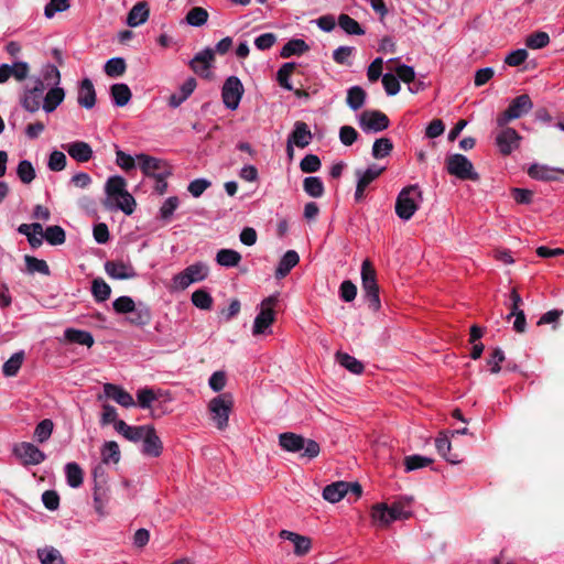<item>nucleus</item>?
<instances>
[{"label":"nucleus","instance_id":"obj_1","mask_svg":"<svg viewBox=\"0 0 564 564\" xmlns=\"http://www.w3.org/2000/svg\"><path fill=\"white\" fill-rule=\"evenodd\" d=\"M279 445L286 452L299 453L303 451L301 457L313 459L319 455V444L302 435L284 432L279 435Z\"/></svg>","mask_w":564,"mask_h":564},{"label":"nucleus","instance_id":"obj_2","mask_svg":"<svg viewBox=\"0 0 564 564\" xmlns=\"http://www.w3.org/2000/svg\"><path fill=\"white\" fill-rule=\"evenodd\" d=\"M376 276V270L372 263L370 260L366 259L361 265V286L365 300L367 301L369 308L372 311H378L381 306L379 285Z\"/></svg>","mask_w":564,"mask_h":564},{"label":"nucleus","instance_id":"obj_3","mask_svg":"<svg viewBox=\"0 0 564 564\" xmlns=\"http://www.w3.org/2000/svg\"><path fill=\"white\" fill-rule=\"evenodd\" d=\"M417 199H422V192L417 185L404 187L395 200V214L403 220H409L417 210Z\"/></svg>","mask_w":564,"mask_h":564},{"label":"nucleus","instance_id":"obj_4","mask_svg":"<svg viewBox=\"0 0 564 564\" xmlns=\"http://www.w3.org/2000/svg\"><path fill=\"white\" fill-rule=\"evenodd\" d=\"M445 167L449 175L456 176L463 181H479L480 176L475 171L471 161L463 154H451L445 160Z\"/></svg>","mask_w":564,"mask_h":564},{"label":"nucleus","instance_id":"obj_5","mask_svg":"<svg viewBox=\"0 0 564 564\" xmlns=\"http://www.w3.org/2000/svg\"><path fill=\"white\" fill-rule=\"evenodd\" d=\"M232 406L234 400L230 393L219 394L209 401L208 410L218 430H224L228 426L229 413Z\"/></svg>","mask_w":564,"mask_h":564},{"label":"nucleus","instance_id":"obj_6","mask_svg":"<svg viewBox=\"0 0 564 564\" xmlns=\"http://www.w3.org/2000/svg\"><path fill=\"white\" fill-rule=\"evenodd\" d=\"M533 108V102L529 95L523 94L513 98L508 108L497 117V124L503 128L510 121L519 119Z\"/></svg>","mask_w":564,"mask_h":564},{"label":"nucleus","instance_id":"obj_7","mask_svg":"<svg viewBox=\"0 0 564 564\" xmlns=\"http://www.w3.org/2000/svg\"><path fill=\"white\" fill-rule=\"evenodd\" d=\"M137 160L142 173L148 177L162 180L167 178L172 174L171 165L162 159L141 153L137 155Z\"/></svg>","mask_w":564,"mask_h":564},{"label":"nucleus","instance_id":"obj_8","mask_svg":"<svg viewBox=\"0 0 564 564\" xmlns=\"http://www.w3.org/2000/svg\"><path fill=\"white\" fill-rule=\"evenodd\" d=\"M278 303V295H270L264 299L261 303V310L254 318L252 334L254 336L261 335L269 328L274 322L273 306Z\"/></svg>","mask_w":564,"mask_h":564},{"label":"nucleus","instance_id":"obj_9","mask_svg":"<svg viewBox=\"0 0 564 564\" xmlns=\"http://www.w3.org/2000/svg\"><path fill=\"white\" fill-rule=\"evenodd\" d=\"M208 275V267L202 262L188 265L184 271L176 274L173 279L176 288L185 290L192 283L200 282Z\"/></svg>","mask_w":564,"mask_h":564},{"label":"nucleus","instance_id":"obj_10","mask_svg":"<svg viewBox=\"0 0 564 564\" xmlns=\"http://www.w3.org/2000/svg\"><path fill=\"white\" fill-rule=\"evenodd\" d=\"M388 116L380 110H365L359 116V126L365 132H380L389 128Z\"/></svg>","mask_w":564,"mask_h":564},{"label":"nucleus","instance_id":"obj_11","mask_svg":"<svg viewBox=\"0 0 564 564\" xmlns=\"http://www.w3.org/2000/svg\"><path fill=\"white\" fill-rule=\"evenodd\" d=\"M243 95V86L240 79L236 76L228 77L221 89V98L224 105L230 109L235 110L238 108L241 97Z\"/></svg>","mask_w":564,"mask_h":564},{"label":"nucleus","instance_id":"obj_12","mask_svg":"<svg viewBox=\"0 0 564 564\" xmlns=\"http://www.w3.org/2000/svg\"><path fill=\"white\" fill-rule=\"evenodd\" d=\"M13 454L21 460L24 466L39 465L45 460L46 456L34 444L29 442H21L14 445Z\"/></svg>","mask_w":564,"mask_h":564},{"label":"nucleus","instance_id":"obj_13","mask_svg":"<svg viewBox=\"0 0 564 564\" xmlns=\"http://www.w3.org/2000/svg\"><path fill=\"white\" fill-rule=\"evenodd\" d=\"M521 139L516 129L505 126L496 135V144L502 155H509L519 148Z\"/></svg>","mask_w":564,"mask_h":564},{"label":"nucleus","instance_id":"obj_14","mask_svg":"<svg viewBox=\"0 0 564 564\" xmlns=\"http://www.w3.org/2000/svg\"><path fill=\"white\" fill-rule=\"evenodd\" d=\"M215 59L214 50L207 47L202 52L197 53L189 62L191 69L198 76L208 78L209 68Z\"/></svg>","mask_w":564,"mask_h":564},{"label":"nucleus","instance_id":"obj_15","mask_svg":"<svg viewBox=\"0 0 564 564\" xmlns=\"http://www.w3.org/2000/svg\"><path fill=\"white\" fill-rule=\"evenodd\" d=\"M384 167L377 169L375 166L368 167L366 171L356 170L358 182L355 192L356 202H360L365 197V191L369 184H371L377 177H379Z\"/></svg>","mask_w":564,"mask_h":564},{"label":"nucleus","instance_id":"obj_16","mask_svg":"<svg viewBox=\"0 0 564 564\" xmlns=\"http://www.w3.org/2000/svg\"><path fill=\"white\" fill-rule=\"evenodd\" d=\"M371 517L373 522L379 525L387 527L391 522L404 519L401 513L395 509L389 507L387 503H377L372 507Z\"/></svg>","mask_w":564,"mask_h":564},{"label":"nucleus","instance_id":"obj_17","mask_svg":"<svg viewBox=\"0 0 564 564\" xmlns=\"http://www.w3.org/2000/svg\"><path fill=\"white\" fill-rule=\"evenodd\" d=\"M142 453L145 456L159 457L163 451V444L156 434L154 426L150 425L142 437Z\"/></svg>","mask_w":564,"mask_h":564},{"label":"nucleus","instance_id":"obj_18","mask_svg":"<svg viewBox=\"0 0 564 564\" xmlns=\"http://www.w3.org/2000/svg\"><path fill=\"white\" fill-rule=\"evenodd\" d=\"M105 271L110 278L118 280H127L137 276L133 267L122 261H107L105 263Z\"/></svg>","mask_w":564,"mask_h":564},{"label":"nucleus","instance_id":"obj_19","mask_svg":"<svg viewBox=\"0 0 564 564\" xmlns=\"http://www.w3.org/2000/svg\"><path fill=\"white\" fill-rule=\"evenodd\" d=\"M280 538L289 540L294 544V554L297 556L306 555L312 549V540L308 536L282 530L280 532Z\"/></svg>","mask_w":564,"mask_h":564},{"label":"nucleus","instance_id":"obj_20","mask_svg":"<svg viewBox=\"0 0 564 564\" xmlns=\"http://www.w3.org/2000/svg\"><path fill=\"white\" fill-rule=\"evenodd\" d=\"M62 148L76 160L77 162L85 163L93 158V149L85 141H74L67 144H63Z\"/></svg>","mask_w":564,"mask_h":564},{"label":"nucleus","instance_id":"obj_21","mask_svg":"<svg viewBox=\"0 0 564 564\" xmlns=\"http://www.w3.org/2000/svg\"><path fill=\"white\" fill-rule=\"evenodd\" d=\"M104 392L107 398L115 400L121 406L130 408L135 405L132 395L119 386L113 383H105Z\"/></svg>","mask_w":564,"mask_h":564},{"label":"nucleus","instance_id":"obj_22","mask_svg":"<svg viewBox=\"0 0 564 564\" xmlns=\"http://www.w3.org/2000/svg\"><path fill=\"white\" fill-rule=\"evenodd\" d=\"M77 102L80 107L91 109L96 105V90L89 78H84L78 88Z\"/></svg>","mask_w":564,"mask_h":564},{"label":"nucleus","instance_id":"obj_23","mask_svg":"<svg viewBox=\"0 0 564 564\" xmlns=\"http://www.w3.org/2000/svg\"><path fill=\"white\" fill-rule=\"evenodd\" d=\"M312 138L313 134L308 126L304 121H296L288 140H290V143H294L297 148L303 149L310 144Z\"/></svg>","mask_w":564,"mask_h":564},{"label":"nucleus","instance_id":"obj_24","mask_svg":"<svg viewBox=\"0 0 564 564\" xmlns=\"http://www.w3.org/2000/svg\"><path fill=\"white\" fill-rule=\"evenodd\" d=\"M150 15V8L148 2L141 1L135 3L128 13L127 24L131 28H137L145 23Z\"/></svg>","mask_w":564,"mask_h":564},{"label":"nucleus","instance_id":"obj_25","mask_svg":"<svg viewBox=\"0 0 564 564\" xmlns=\"http://www.w3.org/2000/svg\"><path fill=\"white\" fill-rule=\"evenodd\" d=\"M300 257L293 249H289L279 261L274 276L280 280L285 278L290 271L299 263Z\"/></svg>","mask_w":564,"mask_h":564},{"label":"nucleus","instance_id":"obj_26","mask_svg":"<svg viewBox=\"0 0 564 564\" xmlns=\"http://www.w3.org/2000/svg\"><path fill=\"white\" fill-rule=\"evenodd\" d=\"M197 86L194 77L187 78L180 88L178 93L172 94L169 98V106L177 108L181 106L195 90Z\"/></svg>","mask_w":564,"mask_h":564},{"label":"nucleus","instance_id":"obj_27","mask_svg":"<svg viewBox=\"0 0 564 564\" xmlns=\"http://www.w3.org/2000/svg\"><path fill=\"white\" fill-rule=\"evenodd\" d=\"M558 173H564V171L536 163L532 164L528 170L529 176L539 181H555Z\"/></svg>","mask_w":564,"mask_h":564},{"label":"nucleus","instance_id":"obj_28","mask_svg":"<svg viewBox=\"0 0 564 564\" xmlns=\"http://www.w3.org/2000/svg\"><path fill=\"white\" fill-rule=\"evenodd\" d=\"M347 481H336L323 489V498L332 503L340 501L347 496Z\"/></svg>","mask_w":564,"mask_h":564},{"label":"nucleus","instance_id":"obj_29","mask_svg":"<svg viewBox=\"0 0 564 564\" xmlns=\"http://www.w3.org/2000/svg\"><path fill=\"white\" fill-rule=\"evenodd\" d=\"M65 91L58 86L52 87L43 99V109L46 112L54 111L64 100Z\"/></svg>","mask_w":564,"mask_h":564},{"label":"nucleus","instance_id":"obj_30","mask_svg":"<svg viewBox=\"0 0 564 564\" xmlns=\"http://www.w3.org/2000/svg\"><path fill=\"white\" fill-rule=\"evenodd\" d=\"M65 339L69 343L79 344L90 348L95 340L93 335L87 330L67 328L64 333Z\"/></svg>","mask_w":564,"mask_h":564},{"label":"nucleus","instance_id":"obj_31","mask_svg":"<svg viewBox=\"0 0 564 564\" xmlns=\"http://www.w3.org/2000/svg\"><path fill=\"white\" fill-rule=\"evenodd\" d=\"M366 98L367 93L362 87L352 86L347 90L346 102L351 110L357 111L365 105Z\"/></svg>","mask_w":564,"mask_h":564},{"label":"nucleus","instance_id":"obj_32","mask_svg":"<svg viewBox=\"0 0 564 564\" xmlns=\"http://www.w3.org/2000/svg\"><path fill=\"white\" fill-rule=\"evenodd\" d=\"M110 96L116 106L123 107L130 101L132 94L127 84L120 83L110 87Z\"/></svg>","mask_w":564,"mask_h":564},{"label":"nucleus","instance_id":"obj_33","mask_svg":"<svg viewBox=\"0 0 564 564\" xmlns=\"http://www.w3.org/2000/svg\"><path fill=\"white\" fill-rule=\"evenodd\" d=\"M310 50V46L306 44L304 40L301 39H292L284 44L281 50V57L289 58L293 55H302Z\"/></svg>","mask_w":564,"mask_h":564},{"label":"nucleus","instance_id":"obj_34","mask_svg":"<svg viewBox=\"0 0 564 564\" xmlns=\"http://www.w3.org/2000/svg\"><path fill=\"white\" fill-rule=\"evenodd\" d=\"M335 357L336 361L351 373L360 375L364 372L365 367L362 362L356 359L354 356H350L347 352L338 351Z\"/></svg>","mask_w":564,"mask_h":564},{"label":"nucleus","instance_id":"obj_35","mask_svg":"<svg viewBox=\"0 0 564 564\" xmlns=\"http://www.w3.org/2000/svg\"><path fill=\"white\" fill-rule=\"evenodd\" d=\"M108 501V489L106 487V480L101 479L97 481L94 488V507L95 510L100 514L105 516V506Z\"/></svg>","mask_w":564,"mask_h":564},{"label":"nucleus","instance_id":"obj_36","mask_svg":"<svg viewBox=\"0 0 564 564\" xmlns=\"http://www.w3.org/2000/svg\"><path fill=\"white\" fill-rule=\"evenodd\" d=\"M435 446L440 455H442L448 463L451 464H458L460 463V458L458 454H452L451 453V442L447 437V435H443L436 438Z\"/></svg>","mask_w":564,"mask_h":564},{"label":"nucleus","instance_id":"obj_37","mask_svg":"<svg viewBox=\"0 0 564 564\" xmlns=\"http://www.w3.org/2000/svg\"><path fill=\"white\" fill-rule=\"evenodd\" d=\"M25 261V271L30 274H42V275H51L50 268L46 263V261L37 259L33 256H24Z\"/></svg>","mask_w":564,"mask_h":564},{"label":"nucleus","instance_id":"obj_38","mask_svg":"<svg viewBox=\"0 0 564 564\" xmlns=\"http://www.w3.org/2000/svg\"><path fill=\"white\" fill-rule=\"evenodd\" d=\"M304 192L314 198H319L325 193V187L322 180L317 176H307L303 181Z\"/></svg>","mask_w":564,"mask_h":564},{"label":"nucleus","instance_id":"obj_39","mask_svg":"<svg viewBox=\"0 0 564 564\" xmlns=\"http://www.w3.org/2000/svg\"><path fill=\"white\" fill-rule=\"evenodd\" d=\"M66 480L69 487L78 488L84 481V473L77 463H67L65 466Z\"/></svg>","mask_w":564,"mask_h":564},{"label":"nucleus","instance_id":"obj_40","mask_svg":"<svg viewBox=\"0 0 564 564\" xmlns=\"http://www.w3.org/2000/svg\"><path fill=\"white\" fill-rule=\"evenodd\" d=\"M126 185V180L122 176H111L106 182L105 191L109 197L118 198L127 191Z\"/></svg>","mask_w":564,"mask_h":564},{"label":"nucleus","instance_id":"obj_41","mask_svg":"<svg viewBox=\"0 0 564 564\" xmlns=\"http://www.w3.org/2000/svg\"><path fill=\"white\" fill-rule=\"evenodd\" d=\"M130 314L129 322L137 326H145L152 318L150 308L143 304L135 306Z\"/></svg>","mask_w":564,"mask_h":564},{"label":"nucleus","instance_id":"obj_42","mask_svg":"<svg viewBox=\"0 0 564 564\" xmlns=\"http://www.w3.org/2000/svg\"><path fill=\"white\" fill-rule=\"evenodd\" d=\"M42 95L39 89H26L21 100L22 107L30 111L35 112L40 109Z\"/></svg>","mask_w":564,"mask_h":564},{"label":"nucleus","instance_id":"obj_43","mask_svg":"<svg viewBox=\"0 0 564 564\" xmlns=\"http://www.w3.org/2000/svg\"><path fill=\"white\" fill-rule=\"evenodd\" d=\"M24 360V351L13 354L2 366V372L6 377H14L19 372Z\"/></svg>","mask_w":564,"mask_h":564},{"label":"nucleus","instance_id":"obj_44","mask_svg":"<svg viewBox=\"0 0 564 564\" xmlns=\"http://www.w3.org/2000/svg\"><path fill=\"white\" fill-rule=\"evenodd\" d=\"M338 25L349 35H364L365 30L360 24L346 13L338 17Z\"/></svg>","mask_w":564,"mask_h":564},{"label":"nucleus","instance_id":"obj_45","mask_svg":"<svg viewBox=\"0 0 564 564\" xmlns=\"http://www.w3.org/2000/svg\"><path fill=\"white\" fill-rule=\"evenodd\" d=\"M121 457L119 445L115 441L106 442L101 448V458L104 464L119 463Z\"/></svg>","mask_w":564,"mask_h":564},{"label":"nucleus","instance_id":"obj_46","mask_svg":"<svg viewBox=\"0 0 564 564\" xmlns=\"http://www.w3.org/2000/svg\"><path fill=\"white\" fill-rule=\"evenodd\" d=\"M37 556L42 564H65L61 552L52 546L39 549Z\"/></svg>","mask_w":564,"mask_h":564},{"label":"nucleus","instance_id":"obj_47","mask_svg":"<svg viewBox=\"0 0 564 564\" xmlns=\"http://www.w3.org/2000/svg\"><path fill=\"white\" fill-rule=\"evenodd\" d=\"M91 293L96 302H105L110 297L111 289L101 278H96L91 283Z\"/></svg>","mask_w":564,"mask_h":564},{"label":"nucleus","instance_id":"obj_48","mask_svg":"<svg viewBox=\"0 0 564 564\" xmlns=\"http://www.w3.org/2000/svg\"><path fill=\"white\" fill-rule=\"evenodd\" d=\"M127 64L122 57H113L107 61L104 70L109 77H120L126 73Z\"/></svg>","mask_w":564,"mask_h":564},{"label":"nucleus","instance_id":"obj_49","mask_svg":"<svg viewBox=\"0 0 564 564\" xmlns=\"http://www.w3.org/2000/svg\"><path fill=\"white\" fill-rule=\"evenodd\" d=\"M240 260V253L234 249H220L216 256L217 263L224 267H236Z\"/></svg>","mask_w":564,"mask_h":564},{"label":"nucleus","instance_id":"obj_50","mask_svg":"<svg viewBox=\"0 0 564 564\" xmlns=\"http://www.w3.org/2000/svg\"><path fill=\"white\" fill-rule=\"evenodd\" d=\"M296 67V64L293 62L283 64L280 69L276 73V80L279 85L286 89V90H293V86L290 83V77L292 73L294 72Z\"/></svg>","mask_w":564,"mask_h":564},{"label":"nucleus","instance_id":"obj_51","mask_svg":"<svg viewBox=\"0 0 564 564\" xmlns=\"http://www.w3.org/2000/svg\"><path fill=\"white\" fill-rule=\"evenodd\" d=\"M208 17L209 14L206 9L194 7L187 12L185 21L192 26H202L207 22Z\"/></svg>","mask_w":564,"mask_h":564},{"label":"nucleus","instance_id":"obj_52","mask_svg":"<svg viewBox=\"0 0 564 564\" xmlns=\"http://www.w3.org/2000/svg\"><path fill=\"white\" fill-rule=\"evenodd\" d=\"M53 429H54V423L52 420L50 419H44L42 420L35 427L34 430V438L36 442L39 443H44L46 442L52 433H53Z\"/></svg>","mask_w":564,"mask_h":564},{"label":"nucleus","instance_id":"obj_53","mask_svg":"<svg viewBox=\"0 0 564 564\" xmlns=\"http://www.w3.org/2000/svg\"><path fill=\"white\" fill-rule=\"evenodd\" d=\"M433 459L422 455H410L404 458L405 471H413L433 464Z\"/></svg>","mask_w":564,"mask_h":564},{"label":"nucleus","instance_id":"obj_54","mask_svg":"<svg viewBox=\"0 0 564 564\" xmlns=\"http://www.w3.org/2000/svg\"><path fill=\"white\" fill-rule=\"evenodd\" d=\"M393 150V143L389 138L377 139L372 145V156L375 159H383Z\"/></svg>","mask_w":564,"mask_h":564},{"label":"nucleus","instance_id":"obj_55","mask_svg":"<svg viewBox=\"0 0 564 564\" xmlns=\"http://www.w3.org/2000/svg\"><path fill=\"white\" fill-rule=\"evenodd\" d=\"M158 398L159 397L155 393V391L150 388H143V389H139L137 391L138 404L142 409H147V410L152 409V404L154 401L158 400Z\"/></svg>","mask_w":564,"mask_h":564},{"label":"nucleus","instance_id":"obj_56","mask_svg":"<svg viewBox=\"0 0 564 564\" xmlns=\"http://www.w3.org/2000/svg\"><path fill=\"white\" fill-rule=\"evenodd\" d=\"M192 303L196 307L207 311V310H210L213 306V297L207 291L199 289V290H196L195 292H193Z\"/></svg>","mask_w":564,"mask_h":564},{"label":"nucleus","instance_id":"obj_57","mask_svg":"<svg viewBox=\"0 0 564 564\" xmlns=\"http://www.w3.org/2000/svg\"><path fill=\"white\" fill-rule=\"evenodd\" d=\"M550 43V36L546 32L538 31L530 34L525 44L529 48L539 50L545 47Z\"/></svg>","mask_w":564,"mask_h":564},{"label":"nucleus","instance_id":"obj_58","mask_svg":"<svg viewBox=\"0 0 564 564\" xmlns=\"http://www.w3.org/2000/svg\"><path fill=\"white\" fill-rule=\"evenodd\" d=\"M44 239L53 246L62 245L65 241V231L61 226H50L45 229Z\"/></svg>","mask_w":564,"mask_h":564},{"label":"nucleus","instance_id":"obj_59","mask_svg":"<svg viewBox=\"0 0 564 564\" xmlns=\"http://www.w3.org/2000/svg\"><path fill=\"white\" fill-rule=\"evenodd\" d=\"M17 174L24 184H30L35 178V170L28 160H23L18 164Z\"/></svg>","mask_w":564,"mask_h":564},{"label":"nucleus","instance_id":"obj_60","mask_svg":"<svg viewBox=\"0 0 564 564\" xmlns=\"http://www.w3.org/2000/svg\"><path fill=\"white\" fill-rule=\"evenodd\" d=\"M42 79L48 86H58V84L61 83V73L57 66L53 64L44 65L42 69Z\"/></svg>","mask_w":564,"mask_h":564},{"label":"nucleus","instance_id":"obj_61","mask_svg":"<svg viewBox=\"0 0 564 564\" xmlns=\"http://www.w3.org/2000/svg\"><path fill=\"white\" fill-rule=\"evenodd\" d=\"M321 166V160L316 154H306L300 162V169L303 173H315Z\"/></svg>","mask_w":564,"mask_h":564},{"label":"nucleus","instance_id":"obj_62","mask_svg":"<svg viewBox=\"0 0 564 564\" xmlns=\"http://www.w3.org/2000/svg\"><path fill=\"white\" fill-rule=\"evenodd\" d=\"M66 155L61 151H53L48 158V169L54 172L63 171L66 167Z\"/></svg>","mask_w":564,"mask_h":564},{"label":"nucleus","instance_id":"obj_63","mask_svg":"<svg viewBox=\"0 0 564 564\" xmlns=\"http://www.w3.org/2000/svg\"><path fill=\"white\" fill-rule=\"evenodd\" d=\"M112 306L118 314H127L133 311L135 303L130 296L123 295L116 299L112 303Z\"/></svg>","mask_w":564,"mask_h":564},{"label":"nucleus","instance_id":"obj_64","mask_svg":"<svg viewBox=\"0 0 564 564\" xmlns=\"http://www.w3.org/2000/svg\"><path fill=\"white\" fill-rule=\"evenodd\" d=\"M117 199V207L121 209L124 214L131 215L134 212L135 199L133 196L126 191L122 195H120Z\"/></svg>","mask_w":564,"mask_h":564}]
</instances>
